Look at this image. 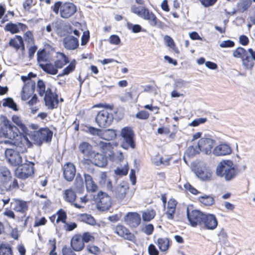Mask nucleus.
Segmentation results:
<instances>
[{"mask_svg":"<svg viewBox=\"0 0 255 255\" xmlns=\"http://www.w3.org/2000/svg\"><path fill=\"white\" fill-rule=\"evenodd\" d=\"M128 27L134 33H138L141 31V27L138 24L133 25L131 23H128Z\"/></svg>","mask_w":255,"mask_h":255,"instance_id":"57","label":"nucleus"},{"mask_svg":"<svg viewBox=\"0 0 255 255\" xmlns=\"http://www.w3.org/2000/svg\"><path fill=\"white\" fill-rule=\"evenodd\" d=\"M73 250L70 247L64 246L62 249L63 255H76Z\"/></svg>","mask_w":255,"mask_h":255,"instance_id":"62","label":"nucleus"},{"mask_svg":"<svg viewBox=\"0 0 255 255\" xmlns=\"http://www.w3.org/2000/svg\"><path fill=\"white\" fill-rule=\"evenodd\" d=\"M77 64V61L75 59H73L69 64L64 68L61 74V76L68 75L71 73L74 72L75 70L76 66Z\"/></svg>","mask_w":255,"mask_h":255,"instance_id":"41","label":"nucleus"},{"mask_svg":"<svg viewBox=\"0 0 255 255\" xmlns=\"http://www.w3.org/2000/svg\"><path fill=\"white\" fill-rule=\"evenodd\" d=\"M109 41L112 44L118 45L121 42V39L119 36L112 35L109 38Z\"/></svg>","mask_w":255,"mask_h":255,"instance_id":"63","label":"nucleus"},{"mask_svg":"<svg viewBox=\"0 0 255 255\" xmlns=\"http://www.w3.org/2000/svg\"><path fill=\"white\" fill-rule=\"evenodd\" d=\"M63 174L64 179L67 181H72L76 174V167L71 162L65 163L62 168Z\"/></svg>","mask_w":255,"mask_h":255,"instance_id":"28","label":"nucleus"},{"mask_svg":"<svg viewBox=\"0 0 255 255\" xmlns=\"http://www.w3.org/2000/svg\"><path fill=\"white\" fill-rule=\"evenodd\" d=\"M131 11L143 19L147 20L151 26H157L160 28H163L165 26L164 23L159 20L156 15L145 6L133 5L131 7Z\"/></svg>","mask_w":255,"mask_h":255,"instance_id":"5","label":"nucleus"},{"mask_svg":"<svg viewBox=\"0 0 255 255\" xmlns=\"http://www.w3.org/2000/svg\"><path fill=\"white\" fill-rule=\"evenodd\" d=\"M56 214L57 216L56 223L61 222L64 224L66 222L67 215L66 212L63 209H60L57 211Z\"/></svg>","mask_w":255,"mask_h":255,"instance_id":"47","label":"nucleus"},{"mask_svg":"<svg viewBox=\"0 0 255 255\" xmlns=\"http://www.w3.org/2000/svg\"><path fill=\"white\" fill-rule=\"evenodd\" d=\"M5 156L8 163L12 166H17L22 162L20 154L11 148H7L5 150Z\"/></svg>","mask_w":255,"mask_h":255,"instance_id":"18","label":"nucleus"},{"mask_svg":"<svg viewBox=\"0 0 255 255\" xmlns=\"http://www.w3.org/2000/svg\"><path fill=\"white\" fill-rule=\"evenodd\" d=\"M200 152L201 151L199 150V148L198 147L197 145L195 147L193 145H191L187 149L186 151V154L188 157H192L199 154Z\"/></svg>","mask_w":255,"mask_h":255,"instance_id":"48","label":"nucleus"},{"mask_svg":"<svg viewBox=\"0 0 255 255\" xmlns=\"http://www.w3.org/2000/svg\"><path fill=\"white\" fill-rule=\"evenodd\" d=\"M215 144V140L209 137H202L198 140L197 146L201 152L210 154Z\"/></svg>","mask_w":255,"mask_h":255,"instance_id":"22","label":"nucleus"},{"mask_svg":"<svg viewBox=\"0 0 255 255\" xmlns=\"http://www.w3.org/2000/svg\"><path fill=\"white\" fill-rule=\"evenodd\" d=\"M12 122L14 123L22 131L25 136L29 134V130L26 125L23 123L20 116L14 115L11 117Z\"/></svg>","mask_w":255,"mask_h":255,"instance_id":"36","label":"nucleus"},{"mask_svg":"<svg viewBox=\"0 0 255 255\" xmlns=\"http://www.w3.org/2000/svg\"><path fill=\"white\" fill-rule=\"evenodd\" d=\"M8 45L16 51L20 49L22 51L25 50V45L22 36L19 35H15L13 38H11L9 41Z\"/></svg>","mask_w":255,"mask_h":255,"instance_id":"33","label":"nucleus"},{"mask_svg":"<svg viewBox=\"0 0 255 255\" xmlns=\"http://www.w3.org/2000/svg\"><path fill=\"white\" fill-rule=\"evenodd\" d=\"M0 175L5 180H9L11 177V173L7 168H4L1 170Z\"/></svg>","mask_w":255,"mask_h":255,"instance_id":"58","label":"nucleus"},{"mask_svg":"<svg viewBox=\"0 0 255 255\" xmlns=\"http://www.w3.org/2000/svg\"><path fill=\"white\" fill-rule=\"evenodd\" d=\"M207 121L206 118H199L193 121L189 126L192 127H197L201 124H203Z\"/></svg>","mask_w":255,"mask_h":255,"instance_id":"59","label":"nucleus"},{"mask_svg":"<svg viewBox=\"0 0 255 255\" xmlns=\"http://www.w3.org/2000/svg\"><path fill=\"white\" fill-rule=\"evenodd\" d=\"M83 160L84 165H90L94 164L95 166L105 167L108 164L107 159L101 154V156H93L92 157H87Z\"/></svg>","mask_w":255,"mask_h":255,"instance_id":"23","label":"nucleus"},{"mask_svg":"<svg viewBox=\"0 0 255 255\" xmlns=\"http://www.w3.org/2000/svg\"><path fill=\"white\" fill-rule=\"evenodd\" d=\"M11 206L13 205V210L16 212L25 213L28 209V202L19 199H13L10 203Z\"/></svg>","mask_w":255,"mask_h":255,"instance_id":"31","label":"nucleus"},{"mask_svg":"<svg viewBox=\"0 0 255 255\" xmlns=\"http://www.w3.org/2000/svg\"><path fill=\"white\" fill-rule=\"evenodd\" d=\"M231 147L227 144L222 143L216 146L213 150V152L216 156L229 155L232 153Z\"/></svg>","mask_w":255,"mask_h":255,"instance_id":"34","label":"nucleus"},{"mask_svg":"<svg viewBox=\"0 0 255 255\" xmlns=\"http://www.w3.org/2000/svg\"><path fill=\"white\" fill-rule=\"evenodd\" d=\"M87 131L93 135H99L102 130L100 128H96L93 127L89 126L87 127Z\"/></svg>","mask_w":255,"mask_h":255,"instance_id":"55","label":"nucleus"},{"mask_svg":"<svg viewBox=\"0 0 255 255\" xmlns=\"http://www.w3.org/2000/svg\"><path fill=\"white\" fill-rule=\"evenodd\" d=\"M156 215L155 211L153 209H147L142 212V218L144 222H149L154 218Z\"/></svg>","mask_w":255,"mask_h":255,"instance_id":"42","label":"nucleus"},{"mask_svg":"<svg viewBox=\"0 0 255 255\" xmlns=\"http://www.w3.org/2000/svg\"><path fill=\"white\" fill-rule=\"evenodd\" d=\"M126 225L130 228H136L141 223L140 215L136 212H128L124 217Z\"/></svg>","mask_w":255,"mask_h":255,"instance_id":"25","label":"nucleus"},{"mask_svg":"<svg viewBox=\"0 0 255 255\" xmlns=\"http://www.w3.org/2000/svg\"><path fill=\"white\" fill-rule=\"evenodd\" d=\"M53 131L48 127L41 128L33 132L29 131V134L27 135L35 144L41 146L43 143H49L53 137Z\"/></svg>","mask_w":255,"mask_h":255,"instance_id":"9","label":"nucleus"},{"mask_svg":"<svg viewBox=\"0 0 255 255\" xmlns=\"http://www.w3.org/2000/svg\"><path fill=\"white\" fill-rule=\"evenodd\" d=\"M35 3L33 0H25L23 3V7L25 10L29 11Z\"/></svg>","mask_w":255,"mask_h":255,"instance_id":"56","label":"nucleus"},{"mask_svg":"<svg viewBox=\"0 0 255 255\" xmlns=\"http://www.w3.org/2000/svg\"><path fill=\"white\" fill-rule=\"evenodd\" d=\"M51 56L50 52L47 51L45 48L39 49L37 52V61L39 66L43 71L48 74L47 69H45L46 66L50 63Z\"/></svg>","mask_w":255,"mask_h":255,"instance_id":"19","label":"nucleus"},{"mask_svg":"<svg viewBox=\"0 0 255 255\" xmlns=\"http://www.w3.org/2000/svg\"><path fill=\"white\" fill-rule=\"evenodd\" d=\"M149 255H158L159 252L153 244H150L148 248Z\"/></svg>","mask_w":255,"mask_h":255,"instance_id":"60","label":"nucleus"},{"mask_svg":"<svg viewBox=\"0 0 255 255\" xmlns=\"http://www.w3.org/2000/svg\"><path fill=\"white\" fill-rule=\"evenodd\" d=\"M80 152L86 157L101 156V154L93 149V146L89 142L83 141L78 146Z\"/></svg>","mask_w":255,"mask_h":255,"instance_id":"27","label":"nucleus"},{"mask_svg":"<svg viewBox=\"0 0 255 255\" xmlns=\"http://www.w3.org/2000/svg\"><path fill=\"white\" fill-rule=\"evenodd\" d=\"M2 106L3 107H8L14 111H17L18 109L16 104L12 98L8 97L2 100Z\"/></svg>","mask_w":255,"mask_h":255,"instance_id":"43","label":"nucleus"},{"mask_svg":"<svg viewBox=\"0 0 255 255\" xmlns=\"http://www.w3.org/2000/svg\"><path fill=\"white\" fill-rule=\"evenodd\" d=\"M239 173V169L231 160H223L217 165L216 175L229 181L234 179Z\"/></svg>","mask_w":255,"mask_h":255,"instance_id":"4","label":"nucleus"},{"mask_svg":"<svg viewBox=\"0 0 255 255\" xmlns=\"http://www.w3.org/2000/svg\"><path fill=\"white\" fill-rule=\"evenodd\" d=\"M154 231V226L151 224H149L144 227L143 232L147 235H151Z\"/></svg>","mask_w":255,"mask_h":255,"instance_id":"64","label":"nucleus"},{"mask_svg":"<svg viewBox=\"0 0 255 255\" xmlns=\"http://www.w3.org/2000/svg\"><path fill=\"white\" fill-rule=\"evenodd\" d=\"M196 174L202 181H207L212 179L213 172L209 167L202 166L197 169Z\"/></svg>","mask_w":255,"mask_h":255,"instance_id":"30","label":"nucleus"},{"mask_svg":"<svg viewBox=\"0 0 255 255\" xmlns=\"http://www.w3.org/2000/svg\"><path fill=\"white\" fill-rule=\"evenodd\" d=\"M51 8L55 13H59L60 16L64 19L72 17L77 11L76 6L70 2L56 1Z\"/></svg>","mask_w":255,"mask_h":255,"instance_id":"10","label":"nucleus"},{"mask_svg":"<svg viewBox=\"0 0 255 255\" xmlns=\"http://www.w3.org/2000/svg\"><path fill=\"white\" fill-rule=\"evenodd\" d=\"M55 59L53 64L49 63L46 66L45 68L47 69L48 74L55 75L58 73V69L63 68L64 66L69 63V59L64 52L58 51L56 52L55 56Z\"/></svg>","mask_w":255,"mask_h":255,"instance_id":"11","label":"nucleus"},{"mask_svg":"<svg viewBox=\"0 0 255 255\" xmlns=\"http://www.w3.org/2000/svg\"><path fill=\"white\" fill-rule=\"evenodd\" d=\"M78 216L82 222L91 225H94L96 224V220L91 215L87 214H80Z\"/></svg>","mask_w":255,"mask_h":255,"instance_id":"45","label":"nucleus"},{"mask_svg":"<svg viewBox=\"0 0 255 255\" xmlns=\"http://www.w3.org/2000/svg\"><path fill=\"white\" fill-rule=\"evenodd\" d=\"M164 40L166 46L171 48L175 53L177 54L180 53V51L172 37L166 35L164 37Z\"/></svg>","mask_w":255,"mask_h":255,"instance_id":"40","label":"nucleus"},{"mask_svg":"<svg viewBox=\"0 0 255 255\" xmlns=\"http://www.w3.org/2000/svg\"><path fill=\"white\" fill-rule=\"evenodd\" d=\"M36 91L39 96H44L45 106L49 110L57 108L59 103L64 102L63 98H59L56 89L48 87L46 89L45 83L42 79H39L37 82Z\"/></svg>","mask_w":255,"mask_h":255,"instance_id":"2","label":"nucleus"},{"mask_svg":"<svg viewBox=\"0 0 255 255\" xmlns=\"http://www.w3.org/2000/svg\"><path fill=\"white\" fill-rule=\"evenodd\" d=\"M121 136L123 138L122 146L125 149L129 147L132 149L135 148V135L132 127H125L122 128Z\"/></svg>","mask_w":255,"mask_h":255,"instance_id":"13","label":"nucleus"},{"mask_svg":"<svg viewBox=\"0 0 255 255\" xmlns=\"http://www.w3.org/2000/svg\"><path fill=\"white\" fill-rule=\"evenodd\" d=\"M252 4L251 0H242L239 4L238 7L240 10L244 11L247 10Z\"/></svg>","mask_w":255,"mask_h":255,"instance_id":"49","label":"nucleus"},{"mask_svg":"<svg viewBox=\"0 0 255 255\" xmlns=\"http://www.w3.org/2000/svg\"><path fill=\"white\" fill-rule=\"evenodd\" d=\"M21 79L24 83L20 93L21 99L23 101H27V104L32 107L38 101L37 95L34 94L35 82L34 80L27 78L24 76H21Z\"/></svg>","mask_w":255,"mask_h":255,"instance_id":"3","label":"nucleus"},{"mask_svg":"<svg viewBox=\"0 0 255 255\" xmlns=\"http://www.w3.org/2000/svg\"><path fill=\"white\" fill-rule=\"evenodd\" d=\"M72 188L77 191V193H81L84 191V181L80 174H78L76 177L74 182L73 187Z\"/></svg>","mask_w":255,"mask_h":255,"instance_id":"38","label":"nucleus"},{"mask_svg":"<svg viewBox=\"0 0 255 255\" xmlns=\"http://www.w3.org/2000/svg\"><path fill=\"white\" fill-rule=\"evenodd\" d=\"M184 187L187 192H189L194 195H197L200 193L199 191H198L189 182L185 183L184 184Z\"/></svg>","mask_w":255,"mask_h":255,"instance_id":"52","label":"nucleus"},{"mask_svg":"<svg viewBox=\"0 0 255 255\" xmlns=\"http://www.w3.org/2000/svg\"><path fill=\"white\" fill-rule=\"evenodd\" d=\"M233 56L242 59L243 65L245 68L252 70L254 66L255 61V51L252 48L248 51L242 47H238L233 52Z\"/></svg>","mask_w":255,"mask_h":255,"instance_id":"8","label":"nucleus"},{"mask_svg":"<svg viewBox=\"0 0 255 255\" xmlns=\"http://www.w3.org/2000/svg\"><path fill=\"white\" fill-rule=\"evenodd\" d=\"M112 196L115 201L121 203L128 201L131 197L128 184L123 182L113 188Z\"/></svg>","mask_w":255,"mask_h":255,"instance_id":"12","label":"nucleus"},{"mask_svg":"<svg viewBox=\"0 0 255 255\" xmlns=\"http://www.w3.org/2000/svg\"><path fill=\"white\" fill-rule=\"evenodd\" d=\"M98 208L102 211L109 210L112 206V200L111 197L107 193L103 191H100L97 195Z\"/></svg>","mask_w":255,"mask_h":255,"instance_id":"17","label":"nucleus"},{"mask_svg":"<svg viewBox=\"0 0 255 255\" xmlns=\"http://www.w3.org/2000/svg\"><path fill=\"white\" fill-rule=\"evenodd\" d=\"M202 223V226L207 230H213L218 224L216 216L212 214H205Z\"/></svg>","mask_w":255,"mask_h":255,"instance_id":"26","label":"nucleus"},{"mask_svg":"<svg viewBox=\"0 0 255 255\" xmlns=\"http://www.w3.org/2000/svg\"><path fill=\"white\" fill-rule=\"evenodd\" d=\"M178 202L174 198H170L166 205V211L165 214L166 218L170 220H173L176 211Z\"/></svg>","mask_w":255,"mask_h":255,"instance_id":"29","label":"nucleus"},{"mask_svg":"<svg viewBox=\"0 0 255 255\" xmlns=\"http://www.w3.org/2000/svg\"><path fill=\"white\" fill-rule=\"evenodd\" d=\"M34 163L31 161H26L23 164H20L15 171V176L19 179H26L32 177L34 174Z\"/></svg>","mask_w":255,"mask_h":255,"instance_id":"14","label":"nucleus"},{"mask_svg":"<svg viewBox=\"0 0 255 255\" xmlns=\"http://www.w3.org/2000/svg\"><path fill=\"white\" fill-rule=\"evenodd\" d=\"M0 134L4 137L12 140L11 143L15 146V150L18 153H24L27 151L26 143L29 142L27 136L24 135L23 139L18 134V128L13 125L5 116L1 120L0 128Z\"/></svg>","mask_w":255,"mask_h":255,"instance_id":"1","label":"nucleus"},{"mask_svg":"<svg viewBox=\"0 0 255 255\" xmlns=\"http://www.w3.org/2000/svg\"><path fill=\"white\" fill-rule=\"evenodd\" d=\"M87 250L89 253L95 255H98L100 253V249L98 247L94 245H88Z\"/></svg>","mask_w":255,"mask_h":255,"instance_id":"54","label":"nucleus"},{"mask_svg":"<svg viewBox=\"0 0 255 255\" xmlns=\"http://www.w3.org/2000/svg\"><path fill=\"white\" fill-rule=\"evenodd\" d=\"M77 191H76L72 187L64 190L63 192V198L64 201L71 205L74 206L78 209H81L84 207L80 204L76 202L77 199Z\"/></svg>","mask_w":255,"mask_h":255,"instance_id":"20","label":"nucleus"},{"mask_svg":"<svg viewBox=\"0 0 255 255\" xmlns=\"http://www.w3.org/2000/svg\"><path fill=\"white\" fill-rule=\"evenodd\" d=\"M0 255H13L11 247L7 244H0Z\"/></svg>","mask_w":255,"mask_h":255,"instance_id":"46","label":"nucleus"},{"mask_svg":"<svg viewBox=\"0 0 255 255\" xmlns=\"http://www.w3.org/2000/svg\"><path fill=\"white\" fill-rule=\"evenodd\" d=\"M198 200L204 206H211L215 204V199L211 195L200 196L198 198Z\"/></svg>","mask_w":255,"mask_h":255,"instance_id":"39","label":"nucleus"},{"mask_svg":"<svg viewBox=\"0 0 255 255\" xmlns=\"http://www.w3.org/2000/svg\"><path fill=\"white\" fill-rule=\"evenodd\" d=\"M95 120L99 127L106 128L112 123L113 116L107 110L103 109L98 113Z\"/></svg>","mask_w":255,"mask_h":255,"instance_id":"15","label":"nucleus"},{"mask_svg":"<svg viewBox=\"0 0 255 255\" xmlns=\"http://www.w3.org/2000/svg\"><path fill=\"white\" fill-rule=\"evenodd\" d=\"M27 29L28 26L26 24L20 22L16 23L10 22L7 23L4 27V30L6 32H9L11 34L24 32L23 38L25 41L27 43L34 44L35 39L33 32L30 30L26 31Z\"/></svg>","mask_w":255,"mask_h":255,"instance_id":"6","label":"nucleus"},{"mask_svg":"<svg viewBox=\"0 0 255 255\" xmlns=\"http://www.w3.org/2000/svg\"><path fill=\"white\" fill-rule=\"evenodd\" d=\"M62 44L67 50H75L79 46V39L73 35H67L63 38Z\"/></svg>","mask_w":255,"mask_h":255,"instance_id":"24","label":"nucleus"},{"mask_svg":"<svg viewBox=\"0 0 255 255\" xmlns=\"http://www.w3.org/2000/svg\"><path fill=\"white\" fill-rule=\"evenodd\" d=\"M171 243L167 238H160L157 240L156 244L161 252H166L170 248Z\"/></svg>","mask_w":255,"mask_h":255,"instance_id":"37","label":"nucleus"},{"mask_svg":"<svg viewBox=\"0 0 255 255\" xmlns=\"http://www.w3.org/2000/svg\"><path fill=\"white\" fill-rule=\"evenodd\" d=\"M103 135L104 139L108 141L112 140L117 137V131L114 129H108L104 131Z\"/></svg>","mask_w":255,"mask_h":255,"instance_id":"44","label":"nucleus"},{"mask_svg":"<svg viewBox=\"0 0 255 255\" xmlns=\"http://www.w3.org/2000/svg\"><path fill=\"white\" fill-rule=\"evenodd\" d=\"M97 145L99 149L105 156H109L112 159L114 158L115 156L113 151L114 147L111 143L100 141L97 144Z\"/></svg>","mask_w":255,"mask_h":255,"instance_id":"32","label":"nucleus"},{"mask_svg":"<svg viewBox=\"0 0 255 255\" xmlns=\"http://www.w3.org/2000/svg\"><path fill=\"white\" fill-rule=\"evenodd\" d=\"M90 39L89 33L88 32L86 33V32H84L83 35L81 37V45H85L89 42Z\"/></svg>","mask_w":255,"mask_h":255,"instance_id":"61","label":"nucleus"},{"mask_svg":"<svg viewBox=\"0 0 255 255\" xmlns=\"http://www.w3.org/2000/svg\"><path fill=\"white\" fill-rule=\"evenodd\" d=\"M135 117L140 120H147L149 117V114L146 111L141 110L136 114Z\"/></svg>","mask_w":255,"mask_h":255,"instance_id":"53","label":"nucleus"},{"mask_svg":"<svg viewBox=\"0 0 255 255\" xmlns=\"http://www.w3.org/2000/svg\"><path fill=\"white\" fill-rule=\"evenodd\" d=\"M83 176L87 190L91 192H96L98 187L92 176L86 173H84Z\"/></svg>","mask_w":255,"mask_h":255,"instance_id":"35","label":"nucleus"},{"mask_svg":"<svg viewBox=\"0 0 255 255\" xmlns=\"http://www.w3.org/2000/svg\"><path fill=\"white\" fill-rule=\"evenodd\" d=\"M94 234L89 232H84L82 234H75L71 239V248L76 252L81 251L84 249L85 243L95 242V238Z\"/></svg>","mask_w":255,"mask_h":255,"instance_id":"7","label":"nucleus"},{"mask_svg":"<svg viewBox=\"0 0 255 255\" xmlns=\"http://www.w3.org/2000/svg\"><path fill=\"white\" fill-rule=\"evenodd\" d=\"M77 227V224L75 222H67L64 223L63 228L66 232H71Z\"/></svg>","mask_w":255,"mask_h":255,"instance_id":"50","label":"nucleus"},{"mask_svg":"<svg viewBox=\"0 0 255 255\" xmlns=\"http://www.w3.org/2000/svg\"><path fill=\"white\" fill-rule=\"evenodd\" d=\"M129 170V167L128 164H126L122 168H117L115 171V173L118 175L119 176H125L128 174Z\"/></svg>","mask_w":255,"mask_h":255,"instance_id":"51","label":"nucleus"},{"mask_svg":"<svg viewBox=\"0 0 255 255\" xmlns=\"http://www.w3.org/2000/svg\"><path fill=\"white\" fill-rule=\"evenodd\" d=\"M205 213L199 210H192L190 211L187 209V217L190 225L192 227L202 226L203 218Z\"/></svg>","mask_w":255,"mask_h":255,"instance_id":"16","label":"nucleus"},{"mask_svg":"<svg viewBox=\"0 0 255 255\" xmlns=\"http://www.w3.org/2000/svg\"><path fill=\"white\" fill-rule=\"evenodd\" d=\"M114 233L125 240L135 243V236L124 225L119 224L114 228Z\"/></svg>","mask_w":255,"mask_h":255,"instance_id":"21","label":"nucleus"}]
</instances>
